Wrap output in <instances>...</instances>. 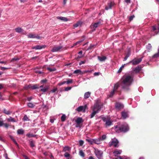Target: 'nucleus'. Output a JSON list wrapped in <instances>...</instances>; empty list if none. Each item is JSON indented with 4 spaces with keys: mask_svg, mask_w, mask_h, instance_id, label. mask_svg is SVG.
Segmentation results:
<instances>
[{
    "mask_svg": "<svg viewBox=\"0 0 159 159\" xmlns=\"http://www.w3.org/2000/svg\"><path fill=\"white\" fill-rule=\"evenodd\" d=\"M118 143V141L116 139L114 138L111 139L109 144L110 146H113L115 147H118L119 146Z\"/></svg>",
    "mask_w": 159,
    "mask_h": 159,
    "instance_id": "obj_3",
    "label": "nucleus"
},
{
    "mask_svg": "<svg viewBox=\"0 0 159 159\" xmlns=\"http://www.w3.org/2000/svg\"><path fill=\"white\" fill-rule=\"evenodd\" d=\"M123 105L120 103L117 102L116 104V108L118 109H121L123 107Z\"/></svg>",
    "mask_w": 159,
    "mask_h": 159,
    "instance_id": "obj_14",
    "label": "nucleus"
},
{
    "mask_svg": "<svg viewBox=\"0 0 159 159\" xmlns=\"http://www.w3.org/2000/svg\"><path fill=\"white\" fill-rule=\"evenodd\" d=\"M106 138V136L105 135H102V138H100L101 140H104Z\"/></svg>",
    "mask_w": 159,
    "mask_h": 159,
    "instance_id": "obj_50",
    "label": "nucleus"
},
{
    "mask_svg": "<svg viewBox=\"0 0 159 159\" xmlns=\"http://www.w3.org/2000/svg\"><path fill=\"white\" fill-rule=\"evenodd\" d=\"M47 69L49 70L50 71H53L56 70V69L54 68H51L50 67H48Z\"/></svg>",
    "mask_w": 159,
    "mask_h": 159,
    "instance_id": "obj_45",
    "label": "nucleus"
},
{
    "mask_svg": "<svg viewBox=\"0 0 159 159\" xmlns=\"http://www.w3.org/2000/svg\"><path fill=\"white\" fill-rule=\"evenodd\" d=\"M86 141L88 142L91 144H92L93 143L94 139H86Z\"/></svg>",
    "mask_w": 159,
    "mask_h": 159,
    "instance_id": "obj_30",
    "label": "nucleus"
},
{
    "mask_svg": "<svg viewBox=\"0 0 159 159\" xmlns=\"http://www.w3.org/2000/svg\"><path fill=\"white\" fill-rule=\"evenodd\" d=\"M38 85L37 84L34 85H31V89H38Z\"/></svg>",
    "mask_w": 159,
    "mask_h": 159,
    "instance_id": "obj_39",
    "label": "nucleus"
},
{
    "mask_svg": "<svg viewBox=\"0 0 159 159\" xmlns=\"http://www.w3.org/2000/svg\"><path fill=\"white\" fill-rule=\"evenodd\" d=\"M45 46H41L39 45H37L34 46L32 48V49H41L43 48H44Z\"/></svg>",
    "mask_w": 159,
    "mask_h": 159,
    "instance_id": "obj_17",
    "label": "nucleus"
},
{
    "mask_svg": "<svg viewBox=\"0 0 159 159\" xmlns=\"http://www.w3.org/2000/svg\"><path fill=\"white\" fill-rule=\"evenodd\" d=\"M57 18L58 20L63 21H66L68 20L67 18L64 17L58 16L57 17Z\"/></svg>",
    "mask_w": 159,
    "mask_h": 159,
    "instance_id": "obj_13",
    "label": "nucleus"
},
{
    "mask_svg": "<svg viewBox=\"0 0 159 159\" xmlns=\"http://www.w3.org/2000/svg\"><path fill=\"white\" fill-rule=\"evenodd\" d=\"M105 125L107 126H110L112 125V122L109 119H107L105 121Z\"/></svg>",
    "mask_w": 159,
    "mask_h": 159,
    "instance_id": "obj_18",
    "label": "nucleus"
},
{
    "mask_svg": "<svg viewBox=\"0 0 159 159\" xmlns=\"http://www.w3.org/2000/svg\"><path fill=\"white\" fill-rule=\"evenodd\" d=\"M19 59H18V58H13V59H12L11 61H13L14 60H16H16H18Z\"/></svg>",
    "mask_w": 159,
    "mask_h": 159,
    "instance_id": "obj_59",
    "label": "nucleus"
},
{
    "mask_svg": "<svg viewBox=\"0 0 159 159\" xmlns=\"http://www.w3.org/2000/svg\"><path fill=\"white\" fill-rule=\"evenodd\" d=\"M128 115L127 112H123L121 113V117L123 119H125L128 117Z\"/></svg>",
    "mask_w": 159,
    "mask_h": 159,
    "instance_id": "obj_20",
    "label": "nucleus"
},
{
    "mask_svg": "<svg viewBox=\"0 0 159 159\" xmlns=\"http://www.w3.org/2000/svg\"><path fill=\"white\" fill-rule=\"evenodd\" d=\"M100 24V22H98L93 24H92L90 27L92 29L93 31L95 30L96 28Z\"/></svg>",
    "mask_w": 159,
    "mask_h": 159,
    "instance_id": "obj_10",
    "label": "nucleus"
},
{
    "mask_svg": "<svg viewBox=\"0 0 159 159\" xmlns=\"http://www.w3.org/2000/svg\"><path fill=\"white\" fill-rule=\"evenodd\" d=\"M70 148L68 146H65L63 148V151L64 152L70 151Z\"/></svg>",
    "mask_w": 159,
    "mask_h": 159,
    "instance_id": "obj_25",
    "label": "nucleus"
},
{
    "mask_svg": "<svg viewBox=\"0 0 159 159\" xmlns=\"http://www.w3.org/2000/svg\"><path fill=\"white\" fill-rule=\"evenodd\" d=\"M90 94L91 93L89 92H86L84 95V98L85 99L88 98L89 97Z\"/></svg>",
    "mask_w": 159,
    "mask_h": 159,
    "instance_id": "obj_24",
    "label": "nucleus"
},
{
    "mask_svg": "<svg viewBox=\"0 0 159 159\" xmlns=\"http://www.w3.org/2000/svg\"><path fill=\"white\" fill-rule=\"evenodd\" d=\"M115 159H127L125 158V157H121L120 156H118L115 158Z\"/></svg>",
    "mask_w": 159,
    "mask_h": 159,
    "instance_id": "obj_44",
    "label": "nucleus"
},
{
    "mask_svg": "<svg viewBox=\"0 0 159 159\" xmlns=\"http://www.w3.org/2000/svg\"><path fill=\"white\" fill-rule=\"evenodd\" d=\"M7 120L9 122H15L16 121H15L13 118H12L11 117H10L9 118L7 119Z\"/></svg>",
    "mask_w": 159,
    "mask_h": 159,
    "instance_id": "obj_32",
    "label": "nucleus"
},
{
    "mask_svg": "<svg viewBox=\"0 0 159 159\" xmlns=\"http://www.w3.org/2000/svg\"><path fill=\"white\" fill-rule=\"evenodd\" d=\"M99 75V73H98V72H95L94 74V76L98 75Z\"/></svg>",
    "mask_w": 159,
    "mask_h": 159,
    "instance_id": "obj_60",
    "label": "nucleus"
},
{
    "mask_svg": "<svg viewBox=\"0 0 159 159\" xmlns=\"http://www.w3.org/2000/svg\"><path fill=\"white\" fill-rule=\"evenodd\" d=\"M3 112L5 114L9 115L11 113V111L10 110H7L5 109H4L3 110Z\"/></svg>",
    "mask_w": 159,
    "mask_h": 159,
    "instance_id": "obj_21",
    "label": "nucleus"
},
{
    "mask_svg": "<svg viewBox=\"0 0 159 159\" xmlns=\"http://www.w3.org/2000/svg\"><path fill=\"white\" fill-rule=\"evenodd\" d=\"M71 88L72 87H66L65 89V91H68L69 90H70L71 89Z\"/></svg>",
    "mask_w": 159,
    "mask_h": 159,
    "instance_id": "obj_49",
    "label": "nucleus"
},
{
    "mask_svg": "<svg viewBox=\"0 0 159 159\" xmlns=\"http://www.w3.org/2000/svg\"><path fill=\"white\" fill-rule=\"evenodd\" d=\"M98 59L100 61H104L107 58L105 56H98Z\"/></svg>",
    "mask_w": 159,
    "mask_h": 159,
    "instance_id": "obj_23",
    "label": "nucleus"
},
{
    "mask_svg": "<svg viewBox=\"0 0 159 159\" xmlns=\"http://www.w3.org/2000/svg\"><path fill=\"white\" fill-rule=\"evenodd\" d=\"M64 156L65 157H68L70 156V155L69 153L66 152L65 153Z\"/></svg>",
    "mask_w": 159,
    "mask_h": 159,
    "instance_id": "obj_51",
    "label": "nucleus"
},
{
    "mask_svg": "<svg viewBox=\"0 0 159 159\" xmlns=\"http://www.w3.org/2000/svg\"><path fill=\"white\" fill-rule=\"evenodd\" d=\"M97 113V112L95 111H93V112L90 115V118H93Z\"/></svg>",
    "mask_w": 159,
    "mask_h": 159,
    "instance_id": "obj_34",
    "label": "nucleus"
},
{
    "mask_svg": "<svg viewBox=\"0 0 159 159\" xmlns=\"http://www.w3.org/2000/svg\"><path fill=\"white\" fill-rule=\"evenodd\" d=\"M125 65V64H124V65H122V66L120 68L119 70H118V72H119V73L121 71L122 69L124 67Z\"/></svg>",
    "mask_w": 159,
    "mask_h": 159,
    "instance_id": "obj_43",
    "label": "nucleus"
},
{
    "mask_svg": "<svg viewBox=\"0 0 159 159\" xmlns=\"http://www.w3.org/2000/svg\"><path fill=\"white\" fill-rule=\"evenodd\" d=\"M16 32L18 33H20L22 34H24L25 33V32L21 28H16L15 29Z\"/></svg>",
    "mask_w": 159,
    "mask_h": 159,
    "instance_id": "obj_15",
    "label": "nucleus"
},
{
    "mask_svg": "<svg viewBox=\"0 0 159 159\" xmlns=\"http://www.w3.org/2000/svg\"><path fill=\"white\" fill-rule=\"evenodd\" d=\"M3 122L2 121H0V126H2V125H4Z\"/></svg>",
    "mask_w": 159,
    "mask_h": 159,
    "instance_id": "obj_57",
    "label": "nucleus"
},
{
    "mask_svg": "<svg viewBox=\"0 0 159 159\" xmlns=\"http://www.w3.org/2000/svg\"><path fill=\"white\" fill-rule=\"evenodd\" d=\"M94 153L98 159H102V151L99 150L98 149L94 148Z\"/></svg>",
    "mask_w": 159,
    "mask_h": 159,
    "instance_id": "obj_4",
    "label": "nucleus"
},
{
    "mask_svg": "<svg viewBox=\"0 0 159 159\" xmlns=\"http://www.w3.org/2000/svg\"><path fill=\"white\" fill-rule=\"evenodd\" d=\"M142 58H135L129 61V63H132L133 65H136L139 63L142 60Z\"/></svg>",
    "mask_w": 159,
    "mask_h": 159,
    "instance_id": "obj_6",
    "label": "nucleus"
},
{
    "mask_svg": "<svg viewBox=\"0 0 159 159\" xmlns=\"http://www.w3.org/2000/svg\"><path fill=\"white\" fill-rule=\"evenodd\" d=\"M4 125L6 128H7L9 126V125L7 123L4 124Z\"/></svg>",
    "mask_w": 159,
    "mask_h": 159,
    "instance_id": "obj_56",
    "label": "nucleus"
},
{
    "mask_svg": "<svg viewBox=\"0 0 159 159\" xmlns=\"http://www.w3.org/2000/svg\"><path fill=\"white\" fill-rule=\"evenodd\" d=\"M128 56H126L124 57V61H126V60L128 58Z\"/></svg>",
    "mask_w": 159,
    "mask_h": 159,
    "instance_id": "obj_64",
    "label": "nucleus"
},
{
    "mask_svg": "<svg viewBox=\"0 0 159 159\" xmlns=\"http://www.w3.org/2000/svg\"><path fill=\"white\" fill-rule=\"evenodd\" d=\"M100 139H94L93 143L99 144L100 143Z\"/></svg>",
    "mask_w": 159,
    "mask_h": 159,
    "instance_id": "obj_28",
    "label": "nucleus"
},
{
    "mask_svg": "<svg viewBox=\"0 0 159 159\" xmlns=\"http://www.w3.org/2000/svg\"><path fill=\"white\" fill-rule=\"evenodd\" d=\"M94 46V45H90L88 48L87 50H89L91 49Z\"/></svg>",
    "mask_w": 159,
    "mask_h": 159,
    "instance_id": "obj_58",
    "label": "nucleus"
},
{
    "mask_svg": "<svg viewBox=\"0 0 159 159\" xmlns=\"http://www.w3.org/2000/svg\"><path fill=\"white\" fill-rule=\"evenodd\" d=\"M80 155L83 157H84V154L82 150H80L79 152Z\"/></svg>",
    "mask_w": 159,
    "mask_h": 159,
    "instance_id": "obj_33",
    "label": "nucleus"
},
{
    "mask_svg": "<svg viewBox=\"0 0 159 159\" xmlns=\"http://www.w3.org/2000/svg\"><path fill=\"white\" fill-rule=\"evenodd\" d=\"M82 24V22L80 21H78L76 24L74 25V27H77L78 26H80Z\"/></svg>",
    "mask_w": 159,
    "mask_h": 159,
    "instance_id": "obj_26",
    "label": "nucleus"
},
{
    "mask_svg": "<svg viewBox=\"0 0 159 159\" xmlns=\"http://www.w3.org/2000/svg\"><path fill=\"white\" fill-rule=\"evenodd\" d=\"M34 143V142L33 141H31L30 142V145L32 148H33L35 146Z\"/></svg>",
    "mask_w": 159,
    "mask_h": 159,
    "instance_id": "obj_42",
    "label": "nucleus"
},
{
    "mask_svg": "<svg viewBox=\"0 0 159 159\" xmlns=\"http://www.w3.org/2000/svg\"><path fill=\"white\" fill-rule=\"evenodd\" d=\"M66 119V116L65 114H63L61 117V120L62 121H64Z\"/></svg>",
    "mask_w": 159,
    "mask_h": 159,
    "instance_id": "obj_35",
    "label": "nucleus"
},
{
    "mask_svg": "<svg viewBox=\"0 0 159 159\" xmlns=\"http://www.w3.org/2000/svg\"><path fill=\"white\" fill-rule=\"evenodd\" d=\"M134 16H131L129 17V20L130 21L134 17Z\"/></svg>",
    "mask_w": 159,
    "mask_h": 159,
    "instance_id": "obj_63",
    "label": "nucleus"
},
{
    "mask_svg": "<svg viewBox=\"0 0 159 159\" xmlns=\"http://www.w3.org/2000/svg\"><path fill=\"white\" fill-rule=\"evenodd\" d=\"M81 73H82L80 69H78V70H75L74 71V73L75 74H78V73L81 74Z\"/></svg>",
    "mask_w": 159,
    "mask_h": 159,
    "instance_id": "obj_37",
    "label": "nucleus"
},
{
    "mask_svg": "<svg viewBox=\"0 0 159 159\" xmlns=\"http://www.w3.org/2000/svg\"><path fill=\"white\" fill-rule=\"evenodd\" d=\"M28 118L26 116H24V117L23 118V119L24 120H26Z\"/></svg>",
    "mask_w": 159,
    "mask_h": 159,
    "instance_id": "obj_61",
    "label": "nucleus"
},
{
    "mask_svg": "<svg viewBox=\"0 0 159 159\" xmlns=\"http://www.w3.org/2000/svg\"><path fill=\"white\" fill-rule=\"evenodd\" d=\"M48 89V88H43L41 89V90L43 92H46Z\"/></svg>",
    "mask_w": 159,
    "mask_h": 159,
    "instance_id": "obj_47",
    "label": "nucleus"
},
{
    "mask_svg": "<svg viewBox=\"0 0 159 159\" xmlns=\"http://www.w3.org/2000/svg\"><path fill=\"white\" fill-rule=\"evenodd\" d=\"M17 133L19 134H22L24 133V131L22 129H19L17 131Z\"/></svg>",
    "mask_w": 159,
    "mask_h": 159,
    "instance_id": "obj_27",
    "label": "nucleus"
},
{
    "mask_svg": "<svg viewBox=\"0 0 159 159\" xmlns=\"http://www.w3.org/2000/svg\"><path fill=\"white\" fill-rule=\"evenodd\" d=\"M114 3L113 2H108L107 5L106 6L105 9L106 10H108L111 9L114 6Z\"/></svg>",
    "mask_w": 159,
    "mask_h": 159,
    "instance_id": "obj_9",
    "label": "nucleus"
},
{
    "mask_svg": "<svg viewBox=\"0 0 159 159\" xmlns=\"http://www.w3.org/2000/svg\"><path fill=\"white\" fill-rule=\"evenodd\" d=\"M25 89H31V85H29L27 86H26L25 87Z\"/></svg>",
    "mask_w": 159,
    "mask_h": 159,
    "instance_id": "obj_46",
    "label": "nucleus"
},
{
    "mask_svg": "<svg viewBox=\"0 0 159 159\" xmlns=\"http://www.w3.org/2000/svg\"><path fill=\"white\" fill-rule=\"evenodd\" d=\"M140 70V68L139 67H136L134 70V72L136 73L139 72Z\"/></svg>",
    "mask_w": 159,
    "mask_h": 159,
    "instance_id": "obj_36",
    "label": "nucleus"
},
{
    "mask_svg": "<svg viewBox=\"0 0 159 159\" xmlns=\"http://www.w3.org/2000/svg\"><path fill=\"white\" fill-rule=\"evenodd\" d=\"M84 121L83 119L81 117H79L75 120V122L76 123V127H80V125L81 123H82Z\"/></svg>",
    "mask_w": 159,
    "mask_h": 159,
    "instance_id": "obj_8",
    "label": "nucleus"
},
{
    "mask_svg": "<svg viewBox=\"0 0 159 159\" xmlns=\"http://www.w3.org/2000/svg\"><path fill=\"white\" fill-rule=\"evenodd\" d=\"M83 40H80L79 41H77V42L74 43L73 45L71 47H73L78 44H80V43H81L82 42Z\"/></svg>",
    "mask_w": 159,
    "mask_h": 159,
    "instance_id": "obj_38",
    "label": "nucleus"
},
{
    "mask_svg": "<svg viewBox=\"0 0 159 159\" xmlns=\"http://www.w3.org/2000/svg\"><path fill=\"white\" fill-rule=\"evenodd\" d=\"M0 69H1V70H5L8 69V68L4 67H1V68H0Z\"/></svg>",
    "mask_w": 159,
    "mask_h": 159,
    "instance_id": "obj_55",
    "label": "nucleus"
},
{
    "mask_svg": "<svg viewBox=\"0 0 159 159\" xmlns=\"http://www.w3.org/2000/svg\"><path fill=\"white\" fill-rule=\"evenodd\" d=\"M79 143L80 146H81L83 145V144L84 143V142L82 140H80L79 141Z\"/></svg>",
    "mask_w": 159,
    "mask_h": 159,
    "instance_id": "obj_48",
    "label": "nucleus"
},
{
    "mask_svg": "<svg viewBox=\"0 0 159 159\" xmlns=\"http://www.w3.org/2000/svg\"><path fill=\"white\" fill-rule=\"evenodd\" d=\"M62 46H55L52 48L51 51L52 52L60 51L62 48Z\"/></svg>",
    "mask_w": 159,
    "mask_h": 159,
    "instance_id": "obj_11",
    "label": "nucleus"
},
{
    "mask_svg": "<svg viewBox=\"0 0 159 159\" xmlns=\"http://www.w3.org/2000/svg\"><path fill=\"white\" fill-rule=\"evenodd\" d=\"M26 135L29 138H31L32 137H34L35 136L34 135L30 133L27 134Z\"/></svg>",
    "mask_w": 159,
    "mask_h": 159,
    "instance_id": "obj_41",
    "label": "nucleus"
},
{
    "mask_svg": "<svg viewBox=\"0 0 159 159\" xmlns=\"http://www.w3.org/2000/svg\"><path fill=\"white\" fill-rule=\"evenodd\" d=\"M66 83L67 84L72 83L73 82V80L71 79H68L66 81H65Z\"/></svg>",
    "mask_w": 159,
    "mask_h": 159,
    "instance_id": "obj_31",
    "label": "nucleus"
},
{
    "mask_svg": "<svg viewBox=\"0 0 159 159\" xmlns=\"http://www.w3.org/2000/svg\"><path fill=\"white\" fill-rule=\"evenodd\" d=\"M120 87V84L118 83L116 84L114 87L113 89L114 91H116V92L117 91V90Z\"/></svg>",
    "mask_w": 159,
    "mask_h": 159,
    "instance_id": "obj_19",
    "label": "nucleus"
},
{
    "mask_svg": "<svg viewBox=\"0 0 159 159\" xmlns=\"http://www.w3.org/2000/svg\"><path fill=\"white\" fill-rule=\"evenodd\" d=\"M27 36L29 38H37L38 39H39L40 38V37L39 36L35 34H30Z\"/></svg>",
    "mask_w": 159,
    "mask_h": 159,
    "instance_id": "obj_12",
    "label": "nucleus"
},
{
    "mask_svg": "<svg viewBox=\"0 0 159 159\" xmlns=\"http://www.w3.org/2000/svg\"><path fill=\"white\" fill-rule=\"evenodd\" d=\"M66 84L65 81H64L63 82H60V83H59L58 84V85L59 86H61V85H63V84Z\"/></svg>",
    "mask_w": 159,
    "mask_h": 159,
    "instance_id": "obj_53",
    "label": "nucleus"
},
{
    "mask_svg": "<svg viewBox=\"0 0 159 159\" xmlns=\"http://www.w3.org/2000/svg\"><path fill=\"white\" fill-rule=\"evenodd\" d=\"M122 85L124 88L130 85L133 81V77L132 75L125 74L121 79Z\"/></svg>",
    "mask_w": 159,
    "mask_h": 159,
    "instance_id": "obj_1",
    "label": "nucleus"
},
{
    "mask_svg": "<svg viewBox=\"0 0 159 159\" xmlns=\"http://www.w3.org/2000/svg\"><path fill=\"white\" fill-rule=\"evenodd\" d=\"M122 152V151L120 150H115L113 152V154L114 155L116 156L118 155H119L121 154Z\"/></svg>",
    "mask_w": 159,
    "mask_h": 159,
    "instance_id": "obj_16",
    "label": "nucleus"
},
{
    "mask_svg": "<svg viewBox=\"0 0 159 159\" xmlns=\"http://www.w3.org/2000/svg\"><path fill=\"white\" fill-rule=\"evenodd\" d=\"M101 108V106L99 103H97L94 106V107L92 108V110L93 111H95L98 113L100 111Z\"/></svg>",
    "mask_w": 159,
    "mask_h": 159,
    "instance_id": "obj_5",
    "label": "nucleus"
},
{
    "mask_svg": "<svg viewBox=\"0 0 159 159\" xmlns=\"http://www.w3.org/2000/svg\"><path fill=\"white\" fill-rule=\"evenodd\" d=\"M86 62V61L84 60V61H81L79 63V64L80 65H81L82 64H84Z\"/></svg>",
    "mask_w": 159,
    "mask_h": 159,
    "instance_id": "obj_52",
    "label": "nucleus"
},
{
    "mask_svg": "<svg viewBox=\"0 0 159 159\" xmlns=\"http://www.w3.org/2000/svg\"><path fill=\"white\" fill-rule=\"evenodd\" d=\"M57 90V88H55L51 91V92L52 93H55Z\"/></svg>",
    "mask_w": 159,
    "mask_h": 159,
    "instance_id": "obj_54",
    "label": "nucleus"
},
{
    "mask_svg": "<svg viewBox=\"0 0 159 159\" xmlns=\"http://www.w3.org/2000/svg\"><path fill=\"white\" fill-rule=\"evenodd\" d=\"M151 48L152 46L151 44L150 43L148 44L146 47V50L145 51V52H146V51H148V52H150Z\"/></svg>",
    "mask_w": 159,
    "mask_h": 159,
    "instance_id": "obj_22",
    "label": "nucleus"
},
{
    "mask_svg": "<svg viewBox=\"0 0 159 159\" xmlns=\"http://www.w3.org/2000/svg\"><path fill=\"white\" fill-rule=\"evenodd\" d=\"M87 107V105H85L84 106H80L76 109V110L79 112L82 111L83 112H84L85 110Z\"/></svg>",
    "mask_w": 159,
    "mask_h": 159,
    "instance_id": "obj_7",
    "label": "nucleus"
},
{
    "mask_svg": "<svg viewBox=\"0 0 159 159\" xmlns=\"http://www.w3.org/2000/svg\"><path fill=\"white\" fill-rule=\"evenodd\" d=\"M125 1L127 3H130V0H125Z\"/></svg>",
    "mask_w": 159,
    "mask_h": 159,
    "instance_id": "obj_62",
    "label": "nucleus"
},
{
    "mask_svg": "<svg viewBox=\"0 0 159 159\" xmlns=\"http://www.w3.org/2000/svg\"><path fill=\"white\" fill-rule=\"evenodd\" d=\"M129 129L128 125L126 123L123 124L120 127L117 126L115 127V130L116 131H118V129H119L120 131L126 132L128 131Z\"/></svg>",
    "mask_w": 159,
    "mask_h": 159,
    "instance_id": "obj_2",
    "label": "nucleus"
},
{
    "mask_svg": "<svg viewBox=\"0 0 159 159\" xmlns=\"http://www.w3.org/2000/svg\"><path fill=\"white\" fill-rule=\"evenodd\" d=\"M116 91H114V90L113 89L112 91L110 93V94L109 95V97H111L113 95H114L115 93L116 92Z\"/></svg>",
    "mask_w": 159,
    "mask_h": 159,
    "instance_id": "obj_40",
    "label": "nucleus"
},
{
    "mask_svg": "<svg viewBox=\"0 0 159 159\" xmlns=\"http://www.w3.org/2000/svg\"><path fill=\"white\" fill-rule=\"evenodd\" d=\"M28 106L31 108H33L35 106V105L32 103L29 102L28 103Z\"/></svg>",
    "mask_w": 159,
    "mask_h": 159,
    "instance_id": "obj_29",
    "label": "nucleus"
}]
</instances>
